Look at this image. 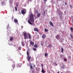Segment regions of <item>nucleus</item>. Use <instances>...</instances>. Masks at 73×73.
Returning <instances> with one entry per match:
<instances>
[{
	"instance_id": "nucleus-34",
	"label": "nucleus",
	"mask_w": 73,
	"mask_h": 73,
	"mask_svg": "<svg viewBox=\"0 0 73 73\" xmlns=\"http://www.w3.org/2000/svg\"><path fill=\"white\" fill-rule=\"evenodd\" d=\"M10 2V3H12L13 1L12 0H9Z\"/></svg>"
},
{
	"instance_id": "nucleus-16",
	"label": "nucleus",
	"mask_w": 73,
	"mask_h": 73,
	"mask_svg": "<svg viewBox=\"0 0 73 73\" xmlns=\"http://www.w3.org/2000/svg\"><path fill=\"white\" fill-rule=\"evenodd\" d=\"M48 47L50 48H52V45L50 44H49L48 45Z\"/></svg>"
},
{
	"instance_id": "nucleus-9",
	"label": "nucleus",
	"mask_w": 73,
	"mask_h": 73,
	"mask_svg": "<svg viewBox=\"0 0 73 73\" xmlns=\"http://www.w3.org/2000/svg\"><path fill=\"white\" fill-rule=\"evenodd\" d=\"M29 49L28 50H27V56H29Z\"/></svg>"
},
{
	"instance_id": "nucleus-22",
	"label": "nucleus",
	"mask_w": 73,
	"mask_h": 73,
	"mask_svg": "<svg viewBox=\"0 0 73 73\" xmlns=\"http://www.w3.org/2000/svg\"><path fill=\"white\" fill-rule=\"evenodd\" d=\"M40 15H41V14H40V13H39L37 14V16L38 17H40Z\"/></svg>"
},
{
	"instance_id": "nucleus-12",
	"label": "nucleus",
	"mask_w": 73,
	"mask_h": 73,
	"mask_svg": "<svg viewBox=\"0 0 73 73\" xmlns=\"http://www.w3.org/2000/svg\"><path fill=\"white\" fill-rule=\"evenodd\" d=\"M28 36L29 37V39H31V34H28Z\"/></svg>"
},
{
	"instance_id": "nucleus-1",
	"label": "nucleus",
	"mask_w": 73,
	"mask_h": 73,
	"mask_svg": "<svg viewBox=\"0 0 73 73\" xmlns=\"http://www.w3.org/2000/svg\"><path fill=\"white\" fill-rule=\"evenodd\" d=\"M33 17V15L32 14H31L29 15V20H28V23H29V24H31V25L32 24V23L31 22H32V23H35V19Z\"/></svg>"
},
{
	"instance_id": "nucleus-40",
	"label": "nucleus",
	"mask_w": 73,
	"mask_h": 73,
	"mask_svg": "<svg viewBox=\"0 0 73 73\" xmlns=\"http://www.w3.org/2000/svg\"><path fill=\"white\" fill-rule=\"evenodd\" d=\"M65 5H67V3L65 2Z\"/></svg>"
},
{
	"instance_id": "nucleus-23",
	"label": "nucleus",
	"mask_w": 73,
	"mask_h": 73,
	"mask_svg": "<svg viewBox=\"0 0 73 73\" xmlns=\"http://www.w3.org/2000/svg\"><path fill=\"white\" fill-rule=\"evenodd\" d=\"M70 29L71 32H73V28L71 27Z\"/></svg>"
},
{
	"instance_id": "nucleus-49",
	"label": "nucleus",
	"mask_w": 73,
	"mask_h": 73,
	"mask_svg": "<svg viewBox=\"0 0 73 73\" xmlns=\"http://www.w3.org/2000/svg\"><path fill=\"white\" fill-rule=\"evenodd\" d=\"M57 73H60V72H58Z\"/></svg>"
},
{
	"instance_id": "nucleus-37",
	"label": "nucleus",
	"mask_w": 73,
	"mask_h": 73,
	"mask_svg": "<svg viewBox=\"0 0 73 73\" xmlns=\"http://www.w3.org/2000/svg\"><path fill=\"white\" fill-rule=\"evenodd\" d=\"M70 7L71 8H72V5H70Z\"/></svg>"
},
{
	"instance_id": "nucleus-28",
	"label": "nucleus",
	"mask_w": 73,
	"mask_h": 73,
	"mask_svg": "<svg viewBox=\"0 0 73 73\" xmlns=\"http://www.w3.org/2000/svg\"><path fill=\"white\" fill-rule=\"evenodd\" d=\"M47 55H48V54L46 53H45L44 54V56H45V57H46V56H47Z\"/></svg>"
},
{
	"instance_id": "nucleus-46",
	"label": "nucleus",
	"mask_w": 73,
	"mask_h": 73,
	"mask_svg": "<svg viewBox=\"0 0 73 73\" xmlns=\"http://www.w3.org/2000/svg\"><path fill=\"white\" fill-rule=\"evenodd\" d=\"M32 73H34V72H33V71H32Z\"/></svg>"
},
{
	"instance_id": "nucleus-30",
	"label": "nucleus",
	"mask_w": 73,
	"mask_h": 73,
	"mask_svg": "<svg viewBox=\"0 0 73 73\" xmlns=\"http://www.w3.org/2000/svg\"><path fill=\"white\" fill-rule=\"evenodd\" d=\"M21 47H19L18 48V49H19V50H21Z\"/></svg>"
},
{
	"instance_id": "nucleus-51",
	"label": "nucleus",
	"mask_w": 73,
	"mask_h": 73,
	"mask_svg": "<svg viewBox=\"0 0 73 73\" xmlns=\"http://www.w3.org/2000/svg\"><path fill=\"white\" fill-rule=\"evenodd\" d=\"M63 73V72H61V73Z\"/></svg>"
},
{
	"instance_id": "nucleus-38",
	"label": "nucleus",
	"mask_w": 73,
	"mask_h": 73,
	"mask_svg": "<svg viewBox=\"0 0 73 73\" xmlns=\"http://www.w3.org/2000/svg\"><path fill=\"white\" fill-rule=\"evenodd\" d=\"M68 58H71V56H68Z\"/></svg>"
},
{
	"instance_id": "nucleus-6",
	"label": "nucleus",
	"mask_w": 73,
	"mask_h": 73,
	"mask_svg": "<svg viewBox=\"0 0 73 73\" xmlns=\"http://www.w3.org/2000/svg\"><path fill=\"white\" fill-rule=\"evenodd\" d=\"M34 31H36V32H38V29L36 28H34Z\"/></svg>"
},
{
	"instance_id": "nucleus-3",
	"label": "nucleus",
	"mask_w": 73,
	"mask_h": 73,
	"mask_svg": "<svg viewBox=\"0 0 73 73\" xmlns=\"http://www.w3.org/2000/svg\"><path fill=\"white\" fill-rule=\"evenodd\" d=\"M56 38L57 39H60V35L57 34L56 36Z\"/></svg>"
},
{
	"instance_id": "nucleus-41",
	"label": "nucleus",
	"mask_w": 73,
	"mask_h": 73,
	"mask_svg": "<svg viewBox=\"0 0 73 73\" xmlns=\"http://www.w3.org/2000/svg\"><path fill=\"white\" fill-rule=\"evenodd\" d=\"M41 66L42 67H43V64H41Z\"/></svg>"
},
{
	"instance_id": "nucleus-13",
	"label": "nucleus",
	"mask_w": 73,
	"mask_h": 73,
	"mask_svg": "<svg viewBox=\"0 0 73 73\" xmlns=\"http://www.w3.org/2000/svg\"><path fill=\"white\" fill-rule=\"evenodd\" d=\"M27 56L28 57V61H29V60H31V58H32V57H31V56L29 55Z\"/></svg>"
},
{
	"instance_id": "nucleus-7",
	"label": "nucleus",
	"mask_w": 73,
	"mask_h": 73,
	"mask_svg": "<svg viewBox=\"0 0 73 73\" xmlns=\"http://www.w3.org/2000/svg\"><path fill=\"white\" fill-rule=\"evenodd\" d=\"M49 24L52 27H53V23L51 21H50L49 22Z\"/></svg>"
},
{
	"instance_id": "nucleus-42",
	"label": "nucleus",
	"mask_w": 73,
	"mask_h": 73,
	"mask_svg": "<svg viewBox=\"0 0 73 73\" xmlns=\"http://www.w3.org/2000/svg\"><path fill=\"white\" fill-rule=\"evenodd\" d=\"M60 56L61 58V57H62V55H60Z\"/></svg>"
},
{
	"instance_id": "nucleus-25",
	"label": "nucleus",
	"mask_w": 73,
	"mask_h": 73,
	"mask_svg": "<svg viewBox=\"0 0 73 73\" xmlns=\"http://www.w3.org/2000/svg\"><path fill=\"white\" fill-rule=\"evenodd\" d=\"M22 46H24V43L23 42H22Z\"/></svg>"
},
{
	"instance_id": "nucleus-48",
	"label": "nucleus",
	"mask_w": 73,
	"mask_h": 73,
	"mask_svg": "<svg viewBox=\"0 0 73 73\" xmlns=\"http://www.w3.org/2000/svg\"><path fill=\"white\" fill-rule=\"evenodd\" d=\"M46 2H44V4H46Z\"/></svg>"
},
{
	"instance_id": "nucleus-20",
	"label": "nucleus",
	"mask_w": 73,
	"mask_h": 73,
	"mask_svg": "<svg viewBox=\"0 0 73 73\" xmlns=\"http://www.w3.org/2000/svg\"><path fill=\"white\" fill-rule=\"evenodd\" d=\"M48 31H49L48 29H44V32H48Z\"/></svg>"
},
{
	"instance_id": "nucleus-50",
	"label": "nucleus",
	"mask_w": 73,
	"mask_h": 73,
	"mask_svg": "<svg viewBox=\"0 0 73 73\" xmlns=\"http://www.w3.org/2000/svg\"><path fill=\"white\" fill-rule=\"evenodd\" d=\"M49 73H50V72H49Z\"/></svg>"
},
{
	"instance_id": "nucleus-47",
	"label": "nucleus",
	"mask_w": 73,
	"mask_h": 73,
	"mask_svg": "<svg viewBox=\"0 0 73 73\" xmlns=\"http://www.w3.org/2000/svg\"><path fill=\"white\" fill-rule=\"evenodd\" d=\"M44 1H47V0H43Z\"/></svg>"
},
{
	"instance_id": "nucleus-17",
	"label": "nucleus",
	"mask_w": 73,
	"mask_h": 73,
	"mask_svg": "<svg viewBox=\"0 0 73 73\" xmlns=\"http://www.w3.org/2000/svg\"><path fill=\"white\" fill-rule=\"evenodd\" d=\"M18 65L19 67H21V64L20 63H18Z\"/></svg>"
},
{
	"instance_id": "nucleus-21",
	"label": "nucleus",
	"mask_w": 73,
	"mask_h": 73,
	"mask_svg": "<svg viewBox=\"0 0 73 73\" xmlns=\"http://www.w3.org/2000/svg\"><path fill=\"white\" fill-rule=\"evenodd\" d=\"M38 46H37V44H35L34 45V47H35V48H37V47Z\"/></svg>"
},
{
	"instance_id": "nucleus-10",
	"label": "nucleus",
	"mask_w": 73,
	"mask_h": 73,
	"mask_svg": "<svg viewBox=\"0 0 73 73\" xmlns=\"http://www.w3.org/2000/svg\"><path fill=\"white\" fill-rule=\"evenodd\" d=\"M62 13H60V15L59 17L60 19H62Z\"/></svg>"
},
{
	"instance_id": "nucleus-18",
	"label": "nucleus",
	"mask_w": 73,
	"mask_h": 73,
	"mask_svg": "<svg viewBox=\"0 0 73 73\" xmlns=\"http://www.w3.org/2000/svg\"><path fill=\"white\" fill-rule=\"evenodd\" d=\"M70 36L71 37V38H72L73 39V35H72V34H70Z\"/></svg>"
},
{
	"instance_id": "nucleus-35",
	"label": "nucleus",
	"mask_w": 73,
	"mask_h": 73,
	"mask_svg": "<svg viewBox=\"0 0 73 73\" xmlns=\"http://www.w3.org/2000/svg\"><path fill=\"white\" fill-rule=\"evenodd\" d=\"M45 11H44L43 12V15H45Z\"/></svg>"
},
{
	"instance_id": "nucleus-5",
	"label": "nucleus",
	"mask_w": 73,
	"mask_h": 73,
	"mask_svg": "<svg viewBox=\"0 0 73 73\" xmlns=\"http://www.w3.org/2000/svg\"><path fill=\"white\" fill-rule=\"evenodd\" d=\"M21 12L22 14L23 15H24V14H25V11L24 10L22 9L21 11Z\"/></svg>"
},
{
	"instance_id": "nucleus-43",
	"label": "nucleus",
	"mask_w": 73,
	"mask_h": 73,
	"mask_svg": "<svg viewBox=\"0 0 73 73\" xmlns=\"http://www.w3.org/2000/svg\"><path fill=\"white\" fill-rule=\"evenodd\" d=\"M41 44L42 45V46H43V44L42 43H41Z\"/></svg>"
},
{
	"instance_id": "nucleus-2",
	"label": "nucleus",
	"mask_w": 73,
	"mask_h": 73,
	"mask_svg": "<svg viewBox=\"0 0 73 73\" xmlns=\"http://www.w3.org/2000/svg\"><path fill=\"white\" fill-rule=\"evenodd\" d=\"M24 39H27L28 38V36L27 35L26 33H24Z\"/></svg>"
},
{
	"instance_id": "nucleus-11",
	"label": "nucleus",
	"mask_w": 73,
	"mask_h": 73,
	"mask_svg": "<svg viewBox=\"0 0 73 73\" xmlns=\"http://www.w3.org/2000/svg\"><path fill=\"white\" fill-rule=\"evenodd\" d=\"M30 44H31V45H34V42L32 41H30Z\"/></svg>"
},
{
	"instance_id": "nucleus-29",
	"label": "nucleus",
	"mask_w": 73,
	"mask_h": 73,
	"mask_svg": "<svg viewBox=\"0 0 73 73\" xmlns=\"http://www.w3.org/2000/svg\"><path fill=\"white\" fill-rule=\"evenodd\" d=\"M1 3L2 5H4V2L3 1L1 2Z\"/></svg>"
},
{
	"instance_id": "nucleus-19",
	"label": "nucleus",
	"mask_w": 73,
	"mask_h": 73,
	"mask_svg": "<svg viewBox=\"0 0 73 73\" xmlns=\"http://www.w3.org/2000/svg\"><path fill=\"white\" fill-rule=\"evenodd\" d=\"M33 50H34V51H36V50H37V49H36V48H35L34 47H33Z\"/></svg>"
},
{
	"instance_id": "nucleus-8",
	"label": "nucleus",
	"mask_w": 73,
	"mask_h": 73,
	"mask_svg": "<svg viewBox=\"0 0 73 73\" xmlns=\"http://www.w3.org/2000/svg\"><path fill=\"white\" fill-rule=\"evenodd\" d=\"M14 21L15 23H18V21L17 20V19H15L14 20Z\"/></svg>"
},
{
	"instance_id": "nucleus-14",
	"label": "nucleus",
	"mask_w": 73,
	"mask_h": 73,
	"mask_svg": "<svg viewBox=\"0 0 73 73\" xmlns=\"http://www.w3.org/2000/svg\"><path fill=\"white\" fill-rule=\"evenodd\" d=\"M46 72V71H45L44 70L43 68H42V73H45Z\"/></svg>"
},
{
	"instance_id": "nucleus-26",
	"label": "nucleus",
	"mask_w": 73,
	"mask_h": 73,
	"mask_svg": "<svg viewBox=\"0 0 73 73\" xmlns=\"http://www.w3.org/2000/svg\"><path fill=\"white\" fill-rule=\"evenodd\" d=\"M64 51V49L62 47L61 48V52H63V51Z\"/></svg>"
},
{
	"instance_id": "nucleus-36",
	"label": "nucleus",
	"mask_w": 73,
	"mask_h": 73,
	"mask_svg": "<svg viewBox=\"0 0 73 73\" xmlns=\"http://www.w3.org/2000/svg\"><path fill=\"white\" fill-rule=\"evenodd\" d=\"M64 61H67L66 59H65V58H64Z\"/></svg>"
},
{
	"instance_id": "nucleus-32",
	"label": "nucleus",
	"mask_w": 73,
	"mask_h": 73,
	"mask_svg": "<svg viewBox=\"0 0 73 73\" xmlns=\"http://www.w3.org/2000/svg\"><path fill=\"white\" fill-rule=\"evenodd\" d=\"M15 9L16 10V11H17V7H15Z\"/></svg>"
},
{
	"instance_id": "nucleus-52",
	"label": "nucleus",
	"mask_w": 73,
	"mask_h": 73,
	"mask_svg": "<svg viewBox=\"0 0 73 73\" xmlns=\"http://www.w3.org/2000/svg\"><path fill=\"white\" fill-rule=\"evenodd\" d=\"M1 0H0V1H1Z\"/></svg>"
},
{
	"instance_id": "nucleus-44",
	"label": "nucleus",
	"mask_w": 73,
	"mask_h": 73,
	"mask_svg": "<svg viewBox=\"0 0 73 73\" xmlns=\"http://www.w3.org/2000/svg\"><path fill=\"white\" fill-rule=\"evenodd\" d=\"M34 66L36 68V65H34Z\"/></svg>"
},
{
	"instance_id": "nucleus-45",
	"label": "nucleus",
	"mask_w": 73,
	"mask_h": 73,
	"mask_svg": "<svg viewBox=\"0 0 73 73\" xmlns=\"http://www.w3.org/2000/svg\"><path fill=\"white\" fill-rule=\"evenodd\" d=\"M11 60L12 61H13V60L12 59H11V60Z\"/></svg>"
},
{
	"instance_id": "nucleus-27",
	"label": "nucleus",
	"mask_w": 73,
	"mask_h": 73,
	"mask_svg": "<svg viewBox=\"0 0 73 73\" xmlns=\"http://www.w3.org/2000/svg\"><path fill=\"white\" fill-rule=\"evenodd\" d=\"M30 66L31 69H32V68H33V66H32V65H31Z\"/></svg>"
},
{
	"instance_id": "nucleus-31",
	"label": "nucleus",
	"mask_w": 73,
	"mask_h": 73,
	"mask_svg": "<svg viewBox=\"0 0 73 73\" xmlns=\"http://www.w3.org/2000/svg\"><path fill=\"white\" fill-rule=\"evenodd\" d=\"M35 12L36 13H38V11L37 10H36L35 11Z\"/></svg>"
},
{
	"instance_id": "nucleus-15",
	"label": "nucleus",
	"mask_w": 73,
	"mask_h": 73,
	"mask_svg": "<svg viewBox=\"0 0 73 73\" xmlns=\"http://www.w3.org/2000/svg\"><path fill=\"white\" fill-rule=\"evenodd\" d=\"M10 41H12V40H13V37H11L9 39Z\"/></svg>"
},
{
	"instance_id": "nucleus-39",
	"label": "nucleus",
	"mask_w": 73,
	"mask_h": 73,
	"mask_svg": "<svg viewBox=\"0 0 73 73\" xmlns=\"http://www.w3.org/2000/svg\"><path fill=\"white\" fill-rule=\"evenodd\" d=\"M54 64H56V66H57V64H56L55 62H54Z\"/></svg>"
},
{
	"instance_id": "nucleus-33",
	"label": "nucleus",
	"mask_w": 73,
	"mask_h": 73,
	"mask_svg": "<svg viewBox=\"0 0 73 73\" xmlns=\"http://www.w3.org/2000/svg\"><path fill=\"white\" fill-rule=\"evenodd\" d=\"M16 6L17 7H18V6H19V4L18 3H17Z\"/></svg>"
},
{
	"instance_id": "nucleus-24",
	"label": "nucleus",
	"mask_w": 73,
	"mask_h": 73,
	"mask_svg": "<svg viewBox=\"0 0 73 73\" xmlns=\"http://www.w3.org/2000/svg\"><path fill=\"white\" fill-rule=\"evenodd\" d=\"M12 66L13 68H15V65L14 64H13Z\"/></svg>"
},
{
	"instance_id": "nucleus-4",
	"label": "nucleus",
	"mask_w": 73,
	"mask_h": 73,
	"mask_svg": "<svg viewBox=\"0 0 73 73\" xmlns=\"http://www.w3.org/2000/svg\"><path fill=\"white\" fill-rule=\"evenodd\" d=\"M42 38H43L44 39V38H45L46 37V35H45V34H44L42 35Z\"/></svg>"
}]
</instances>
